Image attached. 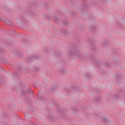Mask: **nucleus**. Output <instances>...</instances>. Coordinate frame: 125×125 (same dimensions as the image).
Returning <instances> with one entry per match:
<instances>
[{
	"label": "nucleus",
	"mask_w": 125,
	"mask_h": 125,
	"mask_svg": "<svg viewBox=\"0 0 125 125\" xmlns=\"http://www.w3.org/2000/svg\"><path fill=\"white\" fill-rule=\"evenodd\" d=\"M103 120H104V122H107V121H108V118L104 117L103 118Z\"/></svg>",
	"instance_id": "obj_1"
},
{
	"label": "nucleus",
	"mask_w": 125,
	"mask_h": 125,
	"mask_svg": "<svg viewBox=\"0 0 125 125\" xmlns=\"http://www.w3.org/2000/svg\"><path fill=\"white\" fill-rule=\"evenodd\" d=\"M7 24H8V25H12V22H11L9 21H7Z\"/></svg>",
	"instance_id": "obj_2"
}]
</instances>
